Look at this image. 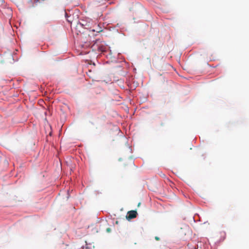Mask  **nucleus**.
Listing matches in <instances>:
<instances>
[{"instance_id":"obj_1","label":"nucleus","mask_w":249,"mask_h":249,"mask_svg":"<svg viewBox=\"0 0 249 249\" xmlns=\"http://www.w3.org/2000/svg\"><path fill=\"white\" fill-rule=\"evenodd\" d=\"M137 214V213L136 211H130L127 213V214L126 215V218L127 219H131L136 217Z\"/></svg>"},{"instance_id":"obj_2","label":"nucleus","mask_w":249,"mask_h":249,"mask_svg":"<svg viewBox=\"0 0 249 249\" xmlns=\"http://www.w3.org/2000/svg\"><path fill=\"white\" fill-rule=\"evenodd\" d=\"M98 50H99V51H100L103 52L105 51V48L104 46H100V47H99Z\"/></svg>"},{"instance_id":"obj_3","label":"nucleus","mask_w":249,"mask_h":249,"mask_svg":"<svg viewBox=\"0 0 249 249\" xmlns=\"http://www.w3.org/2000/svg\"><path fill=\"white\" fill-rule=\"evenodd\" d=\"M45 1V0H34V2L36 3H41Z\"/></svg>"},{"instance_id":"obj_4","label":"nucleus","mask_w":249,"mask_h":249,"mask_svg":"<svg viewBox=\"0 0 249 249\" xmlns=\"http://www.w3.org/2000/svg\"><path fill=\"white\" fill-rule=\"evenodd\" d=\"M106 231L107 232H110L111 231V229L110 228H108L106 229Z\"/></svg>"},{"instance_id":"obj_5","label":"nucleus","mask_w":249,"mask_h":249,"mask_svg":"<svg viewBox=\"0 0 249 249\" xmlns=\"http://www.w3.org/2000/svg\"><path fill=\"white\" fill-rule=\"evenodd\" d=\"M155 239L156 240H157V241L160 240V238H159V237H158V236H156V237H155Z\"/></svg>"},{"instance_id":"obj_6","label":"nucleus","mask_w":249,"mask_h":249,"mask_svg":"<svg viewBox=\"0 0 249 249\" xmlns=\"http://www.w3.org/2000/svg\"><path fill=\"white\" fill-rule=\"evenodd\" d=\"M89 73H91V71H89Z\"/></svg>"},{"instance_id":"obj_7","label":"nucleus","mask_w":249,"mask_h":249,"mask_svg":"<svg viewBox=\"0 0 249 249\" xmlns=\"http://www.w3.org/2000/svg\"><path fill=\"white\" fill-rule=\"evenodd\" d=\"M89 76L90 77H92V76H91V75H89Z\"/></svg>"}]
</instances>
